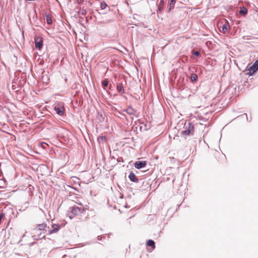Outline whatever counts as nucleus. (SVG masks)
I'll list each match as a JSON object with an SVG mask.
<instances>
[{
	"label": "nucleus",
	"instance_id": "1",
	"mask_svg": "<svg viewBox=\"0 0 258 258\" xmlns=\"http://www.w3.org/2000/svg\"><path fill=\"white\" fill-rule=\"evenodd\" d=\"M84 208H79L77 206H73L70 208L68 212V216L70 219H73L75 217L84 214L85 212Z\"/></svg>",
	"mask_w": 258,
	"mask_h": 258
},
{
	"label": "nucleus",
	"instance_id": "2",
	"mask_svg": "<svg viewBox=\"0 0 258 258\" xmlns=\"http://www.w3.org/2000/svg\"><path fill=\"white\" fill-rule=\"evenodd\" d=\"M54 109L56 113L60 116L64 115L65 112V108L64 103L62 102H56L54 105Z\"/></svg>",
	"mask_w": 258,
	"mask_h": 258
},
{
	"label": "nucleus",
	"instance_id": "3",
	"mask_svg": "<svg viewBox=\"0 0 258 258\" xmlns=\"http://www.w3.org/2000/svg\"><path fill=\"white\" fill-rule=\"evenodd\" d=\"M184 128L185 130L182 132V135L184 136L193 135L194 133V126L191 123L188 122L187 124H185Z\"/></svg>",
	"mask_w": 258,
	"mask_h": 258
},
{
	"label": "nucleus",
	"instance_id": "4",
	"mask_svg": "<svg viewBox=\"0 0 258 258\" xmlns=\"http://www.w3.org/2000/svg\"><path fill=\"white\" fill-rule=\"evenodd\" d=\"M215 158L216 159L218 164L219 165L224 164L226 162V156L220 152H216L215 154Z\"/></svg>",
	"mask_w": 258,
	"mask_h": 258
},
{
	"label": "nucleus",
	"instance_id": "5",
	"mask_svg": "<svg viewBox=\"0 0 258 258\" xmlns=\"http://www.w3.org/2000/svg\"><path fill=\"white\" fill-rule=\"evenodd\" d=\"M35 46L36 49L40 50L43 46V39L39 36H36L34 38Z\"/></svg>",
	"mask_w": 258,
	"mask_h": 258
},
{
	"label": "nucleus",
	"instance_id": "6",
	"mask_svg": "<svg viewBox=\"0 0 258 258\" xmlns=\"http://www.w3.org/2000/svg\"><path fill=\"white\" fill-rule=\"evenodd\" d=\"M258 71V59L256 60L254 63L250 66L248 69V74L252 75L255 72Z\"/></svg>",
	"mask_w": 258,
	"mask_h": 258
},
{
	"label": "nucleus",
	"instance_id": "7",
	"mask_svg": "<svg viewBox=\"0 0 258 258\" xmlns=\"http://www.w3.org/2000/svg\"><path fill=\"white\" fill-rule=\"evenodd\" d=\"M147 164V162L145 161H136L135 164V167L137 169H141L144 167Z\"/></svg>",
	"mask_w": 258,
	"mask_h": 258
},
{
	"label": "nucleus",
	"instance_id": "8",
	"mask_svg": "<svg viewBox=\"0 0 258 258\" xmlns=\"http://www.w3.org/2000/svg\"><path fill=\"white\" fill-rule=\"evenodd\" d=\"M60 229V226L57 224H54L52 225L51 228L49 230V234H52L57 232Z\"/></svg>",
	"mask_w": 258,
	"mask_h": 258
},
{
	"label": "nucleus",
	"instance_id": "9",
	"mask_svg": "<svg viewBox=\"0 0 258 258\" xmlns=\"http://www.w3.org/2000/svg\"><path fill=\"white\" fill-rule=\"evenodd\" d=\"M128 178L130 179V180L133 182H137L138 181V179L137 177L133 172H130L128 175Z\"/></svg>",
	"mask_w": 258,
	"mask_h": 258
},
{
	"label": "nucleus",
	"instance_id": "10",
	"mask_svg": "<svg viewBox=\"0 0 258 258\" xmlns=\"http://www.w3.org/2000/svg\"><path fill=\"white\" fill-rule=\"evenodd\" d=\"M125 111L129 115H136V111L132 107H128Z\"/></svg>",
	"mask_w": 258,
	"mask_h": 258
},
{
	"label": "nucleus",
	"instance_id": "11",
	"mask_svg": "<svg viewBox=\"0 0 258 258\" xmlns=\"http://www.w3.org/2000/svg\"><path fill=\"white\" fill-rule=\"evenodd\" d=\"M229 30V27L228 25L224 24L221 27V29H220V31L222 32V33H225L226 32L228 31Z\"/></svg>",
	"mask_w": 258,
	"mask_h": 258
},
{
	"label": "nucleus",
	"instance_id": "12",
	"mask_svg": "<svg viewBox=\"0 0 258 258\" xmlns=\"http://www.w3.org/2000/svg\"><path fill=\"white\" fill-rule=\"evenodd\" d=\"M147 245L148 246L152 247V249H154L155 248V242L153 240L150 239L148 240L147 242Z\"/></svg>",
	"mask_w": 258,
	"mask_h": 258
},
{
	"label": "nucleus",
	"instance_id": "13",
	"mask_svg": "<svg viewBox=\"0 0 258 258\" xmlns=\"http://www.w3.org/2000/svg\"><path fill=\"white\" fill-rule=\"evenodd\" d=\"M116 89L120 93H123L124 92L122 84H117Z\"/></svg>",
	"mask_w": 258,
	"mask_h": 258
},
{
	"label": "nucleus",
	"instance_id": "14",
	"mask_svg": "<svg viewBox=\"0 0 258 258\" xmlns=\"http://www.w3.org/2000/svg\"><path fill=\"white\" fill-rule=\"evenodd\" d=\"M239 14L241 15H245L247 13V9L245 7H242L239 12Z\"/></svg>",
	"mask_w": 258,
	"mask_h": 258
},
{
	"label": "nucleus",
	"instance_id": "15",
	"mask_svg": "<svg viewBox=\"0 0 258 258\" xmlns=\"http://www.w3.org/2000/svg\"><path fill=\"white\" fill-rule=\"evenodd\" d=\"M198 76L195 74H192L190 76V79L192 82H195L197 80Z\"/></svg>",
	"mask_w": 258,
	"mask_h": 258
},
{
	"label": "nucleus",
	"instance_id": "16",
	"mask_svg": "<svg viewBox=\"0 0 258 258\" xmlns=\"http://www.w3.org/2000/svg\"><path fill=\"white\" fill-rule=\"evenodd\" d=\"M102 85L104 89H105V87L108 85V81L107 80H104L102 82Z\"/></svg>",
	"mask_w": 258,
	"mask_h": 258
},
{
	"label": "nucleus",
	"instance_id": "17",
	"mask_svg": "<svg viewBox=\"0 0 258 258\" xmlns=\"http://www.w3.org/2000/svg\"><path fill=\"white\" fill-rule=\"evenodd\" d=\"M175 3H176V0H170V4H169V5H170L169 10H170L171 9L173 8Z\"/></svg>",
	"mask_w": 258,
	"mask_h": 258
},
{
	"label": "nucleus",
	"instance_id": "18",
	"mask_svg": "<svg viewBox=\"0 0 258 258\" xmlns=\"http://www.w3.org/2000/svg\"><path fill=\"white\" fill-rule=\"evenodd\" d=\"M46 228V225L45 224H40L38 225V228L40 230H45Z\"/></svg>",
	"mask_w": 258,
	"mask_h": 258
},
{
	"label": "nucleus",
	"instance_id": "19",
	"mask_svg": "<svg viewBox=\"0 0 258 258\" xmlns=\"http://www.w3.org/2000/svg\"><path fill=\"white\" fill-rule=\"evenodd\" d=\"M107 4L104 2H102L100 4V7L102 10L105 9L107 7Z\"/></svg>",
	"mask_w": 258,
	"mask_h": 258
},
{
	"label": "nucleus",
	"instance_id": "20",
	"mask_svg": "<svg viewBox=\"0 0 258 258\" xmlns=\"http://www.w3.org/2000/svg\"><path fill=\"white\" fill-rule=\"evenodd\" d=\"M46 22H47V24H51L52 20L50 16H46Z\"/></svg>",
	"mask_w": 258,
	"mask_h": 258
},
{
	"label": "nucleus",
	"instance_id": "21",
	"mask_svg": "<svg viewBox=\"0 0 258 258\" xmlns=\"http://www.w3.org/2000/svg\"><path fill=\"white\" fill-rule=\"evenodd\" d=\"M40 146L43 149H46L48 147V145L44 142L40 143Z\"/></svg>",
	"mask_w": 258,
	"mask_h": 258
},
{
	"label": "nucleus",
	"instance_id": "22",
	"mask_svg": "<svg viewBox=\"0 0 258 258\" xmlns=\"http://www.w3.org/2000/svg\"><path fill=\"white\" fill-rule=\"evenodd\" d=\"M193 54H194V55H196V56H200V52H199L198 51H194V52H193Z\"/></svg>",
	"mask_w": 258,
	"mask_h": 258
}]
</instances>
